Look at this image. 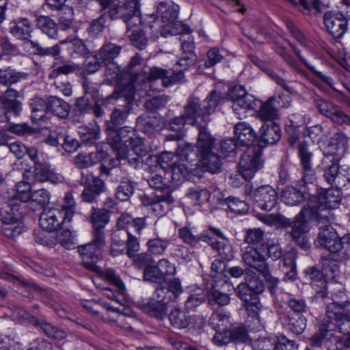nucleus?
<instances>
[{
	"label": "nucleus",
	"instance_id": "1",
	"mask_svg": "<svg viewBox=\"0 0 350 350\" xmlns=\"http://www.w3.org/2000/svg\"><path fill=\"white\" fill-rule=\"evenodd\" d=\"M224 102L221 93L215 90L210 92L202 100L196 96H189L183 107L185 117L189 120V124L194 125L199 118L202 122L207 124L211 120V116Z\"/></svg>",
	"mask_w": 350,
	"mask_h": 350
},
{
	"label": "nucleus",
	"instance_id": "2",
	"mask_svg": "<svg viewBox=\"0 0 350 350\" xmlns=\"http://www.w3.org/2000/svg\"><path fill=\"white\" fill-rule=\"evenodd\" d=\"M75 212L76 204L72 195L66 193L62 205L43 209L39 218L40 226L45 231H55L63 224L70 223Z\"/></svg>",
	"mask_w": 350,
	"mask_h": 350
},
{
	"label": "nucleus",
	"instance_id": "3",
	"mask_svg": "<svg viewBox=\"0 0 350 350\" xmlns=\"http://www.w3.org/2000/svg\"><path fill=\"white\" fill-rule=\"evenodd\" d=\"M341 200V191L337 187L322 189L316 196L311 197L308 207L311 216L319 222L329 221L331 209L336 208Z\"/></svg>",
	"mask_w": 350,
	"mask_h": 350
},
{
	"label": "nucleus",
	"instance_id": "4",
	"mask_svg": "<svg viewBox=\"0 0 350 350\" xmlns=\"http://www.w3.org/2000/svg\"><path fill=\"white\" fill-rule=\"evenodd\" d=\"M111 20L122 18L127 26L142 23L139 0H96Z\"/></svg>",
	"mask_w": 350,
	"mask_h": 350
},
{
	"label": "nucleus",
	"instance_id": "5",
	"mask_svg": "<svg viewBox=\"0 0 350 350\" xmlns=\"http://www.w3.org/2000/svg\"><path fill=\"white\" fill-rule=\"evenodd\" d=\"M198 135V144L202 148L201 156L199 160L200 165L207 172L212 174L218 173L221 170V156L215 151V138L211 135L207 128L200 126Z\"/></svg>",
	"mask_w": 350,
	"mask_h": 350
},
{
	"label": "nucleus",
	"instance_id": "6",
	"mask_svg": "<svg viewBox=\"0 0 350 350\" xmlns=\"http://www.w3.org/2000/svg\"><path fill=\"white\" fill-rule=\"evenodd\" d=\"M129 92H126V90H115L111 95L106 98L107 102L111 99H117L119 98H124L126 103L119 107H116L112 111L110 120L105 122V131L115 129L119 126L124 123L131 109V103L134 99L135 92L133 87L129 86Z\"/></svg>",
	"mask_w": 350,
	"mask_h": 350
},
{
	"label": "nucleus",
	"instance_id": "7",
	"mask_svg": "<svg viewBox=\"0 0 350 350\" xmlns=\"http://www.w3.org/2000/svg\"><path fill=\"white\" fill-rule=\"evenodd\" d=\"M244 193L252 200L255 206L261 210L270 211L277 204L278 194L270 185H263L254 188L252 183H247L243 187Z\"/></svg>",
	"mask_w": 350,
	"mask_h": 350
},
{
	"label": "nucleus",
	"instance_id": "8",
	"mask_svg": "<svg viewBox=\"0 0 350 350\" xmlns=\"http://www.w3.org/2000/svg\"><path fill=\"white\" fill-rule=\"evenodd\" d=\"M263 165L262 150L258 146H249L239 162L238 172L243 178L250 180Z\"/></svg>",
	"mask_w": 350,
	"mask_h": 350
},
{
	"label": "nucleus",
	"instance_id": "9",
	"mask_svg": "<svg viewBox=\"0 0 350 350\" xmlns=\"http://www.w3.org/2000/svg\"><path fill=\"white\" fill-rule=\"evenodd\" d=\"M350 305V301H337L334 299L332 303L327 306L325 321L331 323L338 331L345 334L350 335V314L347 312L345 308Z\"/></svg>",
	"mask_w": 350,
	"mask_h": 350
},
{
	"label": "nucleus",
	"instance_id": "10",
	"mask_svg": "<svg viewBox=\"0 0 350 350\" xmlns=\"http://www.w3.org/2000/svg\"><path fill=\"white\" fill-rule=\"evenodd\" d=\"M298 155L302 167V178L297 184L310 191V187H314L317 177L312 164V153L309 151L308 144L305 141L298 144Z\"/></svg>",
	"mask_w": 350,
	"mask_h": 350
},
{
	"label": "nucleus",
	"instance_id": "11",
	"mask_svg": "<svg viewBox=\"0 0 350 350\" xmlns=\"http://www.w3.org/2000/svg\"><path fill=\"white\" fill-rule=\"evenodd\" d=\"M307 215L313 218L308 207H304L293 221L291 230L289 232L293 241L304 250H308L310 247V243L306 237V234L309 231L308 224L305 218V215Z\"/></svg>",
	"mask_w": 350,
	"mask_h": 350
},
{
	"label": "nucleus",
	"instance_id": "12",
	"mask_svg": "<svg viewBox=\"0 0 350 350\" xmlns=\"http://www.w3.org/2000/svg\"><path fill=\"white\" fill-rule=\"evenodd\" d=\"M80 183L85 186L81 194L83 202L92 203L97 200L98 197L105 191V182L92 174L81 172Z\"/></svg>",
	"mask_w": 350,
	"mask_h": 350
},
{
	"label": "nucleus",
	"instance_id": "13",
	"mask_svg": "<svg viewBox=\"0 0 350 350\" xmlns=\"http://www.w3.org/2000/svg\"><path fill=\"white\" fill-rule=\"evenodd\" d=\"M174 65L172 69H164L160 67H152L148 73L147 81L152 82L161 79L163 86L167 88L174 84L182 83L184 81V71L182 67L178 70Z\"/></svg>",
	"mask_w": 350,
	"mask_h": 350
},
{
	"label": "nucleus",
	"instance_id": "14",
	"mask_svg": "<svg viewBox=\"0 0 350 350\" xmlns=\"http://www.w3.org/2000/svg\"><path fill=\"white\" fill-rule=\"evenodd\" d=\"M262 247L248 245L241 250L242 260L245 265L258 273L267 271L269 267L267 255Z\"/></svg>",
	"mask_w": 350,
	"mask_h": 350
},
{
	"label": "nucleus",
	"instance_id": "15",
	"mask_svg": "<svg viewBox=\"0 0 350 350\" xmlns=\"http://www.w3.org/2000/svg\"><path fill=\"white\" fill-rule=\"evenodd\" d=\"M315 105L319 113L329 118L333 123L350 126V115L342 110L340 106L323 99L317 100Z\"/></svg>",
	"mask_w": 350,
	"mask_h": 350
},
{
	"label": "nucleus",
	"instance_id": "16",
	"mask_svg": "<svg viewBox=\"0 0 350 350\" xmlns=\"http://www.w3.org/2000/svg\"><path fill=\"white\" fill-rule=\"evenodd\" d=\"M340 241V237L330 224L321 226L319 228L317 243L319 246L330 252L334 261L337 259Z\"/></svg>",
	"mask_w": 350,
	"mask_h": 350
},
{
	"label": "nucleus",
	"instance_id": "17",
	"mask_svg": "<svg viewBox=\"0 0 350 350\" xmlns=\"http://www.w3.org/2000/svg\"><path fill=\"white\" fill-rule=\"evenodd\" d=\"M141 201L143 205L150 206L152 211L157 215H163L170 206L174 202V198L172 196V190L167 188L165 192L160 195H144L141 197Z\"/></svg>",
	"mask_w": 350,
	"mask_h": 350
},
{
	"label": "nucleus",
	"instance_id": "18",
	"mask_svg": "<svg viewBox=\"0 0 350 350\" xmlns=\"http://www.w3.org/2000/svg\"><path fill=\"white\" fill-rule=\"evenodd\" d=\"M323 22L327 30L335 38L342 37L347 30L348 20L340 12H327Z\"/></svg>",
	"mask_w": 350,
	"mask_h": 350
},
{
	"label": "nucleus",
	"instance_id": "19",
	"mask_svg": "<svg viewBox=\"0 0 350 350\" xmlns=\"http://www.w3.org/2000/svg\"><path fill=\"white\" fill-rule=\"evenodd\" d=\"M255 146L263 148L277 144L281 138V129L274 121L264 122L259 131Z\"/></svg>",
	"mask_w": 350,
	"mask_h": 350
},
{
	"label": "nucleus",
	"instance_id": "20",
	"mask_svg": "<svg viewBox=\"0 0 350 350\" xmlns=\"http://www.w3.org/2000/svg\"><path fill=\"white\" fill-rule=\"evenodd\" d=\"M108 143L116 150L121 148L122 144L128 146L137 135V131L133 127L125 126L106 131Z\"/></svg>",
	"mask_w": 350,
	"mask_h": 350
},
{
	"label": "nucleus",
	"instance_id": "21",
	"mask_svg": "<svg viewBox=\"0 0 350 350\" xmlns=\"http://www.w3.org/2000/svg\"><path fill=\"white\" fill-rule=\"evenodd\" d=\"M168 301L165 298H148L138 301L137 306L144 312L150 316L156 318L158 320H162L167 314Z\"/></svg>",
	"mask_w": 350,
	"mask_h": 350
},
{
	"label": "nucleus",
	"instance_id": "22",
	"mask_svg": "<svg viewBox=\"0 0 350 350\" xmlns=\"http://www.w3.org/2000/svg\"><path fill=\"white\" fill-rule=\"evenodd\" d=\"M103 249L92 241L78 247V252L82 257V262L85 268L93 271L98 270L99 267L96 263L101 258Z\"/></svg>",
	"mask_w": 350,
	"mask_h": 350
},
{
	"label": "nucleus",
	"instance_id": "23",
	"mask_svg": "<svg viewBox=\"0 0 350 350\" xmlns=\"http://www.w3.org/2000/svg\"><path fill=\"white\" fill-rule=\"evenodd\" d=\"M33 27L27 18H18L10 22L9 32L16 39L31 44V39L33 32Z\"/></svg>",
	"mask_w": 350,
	"mask_h": 350
},
{
	"label": "nucleus",
	"instance_id": "24",
	"mask_svg": "<svg viewBox=\"0 0 350 350\" xmlns=\"http://www.w3.org/2000/svg\"><path fill=\"white\" fill-rule=\"evenodd\" d=\"M317 170L323 180L332 185L339 174V160L333 154L325 155Z\"/></svg>",
	"mask_w": 350,
	"mask_h": 350
},
{
	"label": "nucleus",
	"instance_id": "25",
	"mask_svg": "<svg viewBox=\"0 0 350 350\" xmlns=\"http://www.w3.org/2000/svg\"><path fill=\"white\" fill-rule=\"evenodd\" d=\"M142 61V57L141 55L139 53H136L131 58L126 67L124 68L125 73L131 75L129 77H126L129 83L126 88L129 89L128 87L130 85L133 87L134 92H135L138 84L140 85L147 80L148 73L139 70L137 68V66H141Z\"/></svg>",
	"mask_w": 350,
	"mask_h": 350
},
{
	"label": "nucleus",
	"instance_id": "26",
	"mask_svg": "<svg viewBox=\"0 0 350 350\" xmlns=\"http://www.w3.org/2000/svg\"><path fill=\"white\" fill-rule=\"evenodd\" d=\"M106 66L105 68V76L107 80L110 84L122 85V88H118L116 90H126V92H129V89L126 88L129 85V81L126 77H129V73H125L124 70L122 69L120 65L117 63L111 62L109 64H103Z\"/></svg>",
	"mask_w": 350,
	"mask_h": 350
},
{
	"label": "nucleus",
	"instance_id": "27",
	"mask_svg": "<svg viewBox=\"0 0 350 350\" xmlns=\"http://www.w3.org/2000/svg\"><path fill=\"white\" fill-rule=\"evenodd\" d=\"M312 196L306 188L299 186L286 187L282 193L281 199L289 206H297L304 202L306 199H311Z\"/></svg>",
	"mask_w": 350,
	"mask_h": 350
},
{
	"label": "nucleus",
	"instance_id": "28",
	"mask_svg": "<svg viewBox=\"0 0 350 350\" xmlns=\"http://www.w3.org/2000/svg\"><path fill=\"white\" fill-rule=\"evenodd\" d=\"M19 92L13 88H8L0 96V105L4 107L10 114L18 116L22 111L23 104L18 100Z\"/></svg>",
	"mask_w": 350,
	"mask_h": 350
},
{
	"label": "nucleus",
	"instance_id": "29",
	"mask_svg": "<svg viewBox=\"0 0 350 350\" xmlns=\"http://www.w3.org/2000/svg\"><path fill=\"white\" fill-rule=\"evenodd\" d=\"M201 150L202 148L198 143L196 145L191 143H180L176 150V157H178L182 161L196 165L199 162L202 153Z\"/></svg>",
	"mask_w": 350,
	"mask_h": 350
},
{
	"label": "nucleus",
	"instance_id": "30",
	"mask_svg": "<svg viewBox=\"0 0 350 350\" xmlns=\"http://www.w3.org/2000/svg\"><path fill=\"white\" fill-rule=\"evenodd\" d=\"M183 292L180 280L178 278H174L170 280L165 285L162 284L158 286L154 291L157 298H163L167 301H175L178 295Z\"/></svg>",
	"mask_w": 350,
	"mask_h": 350
},
{
	"label": "nucleus",
	"instance_id": "31",
	"mask_svg": "<svg viewBox=\"0 0 350 350\" xmlns=\"http://www.w3.org/2000/svg\"><path fill=\"white\" fill-rule=\"evenodd\" d=\"M157 18H161L163 23H171L174 25H181L177 20L178 15V6L170 0L161 1L159 3L157 9Z\"/></svg>",
	"mask_w": 350,
	"mask_h": 350
},
{
	"label": "nucleus",
	"instance_id": "32",
	"mask_svg": "<svg viewBox=\"0 0 350 350\" xmlns=\"http://www.w3.org/2000/svg\"><path fill=\"white\" fill-rule=\"evenodd\" d=\"M234 137L237 142L247 148L254 146V142L257 140V136L251 126L245 122L237 123L234 126Z\"/></svg>",
	"mask_w": 350,
	"mask_h": 350
},
{
	"label": "nucleus",
	"instance_id": "33",
	"mask_svg": "<svg viewBox=\"0 0 350 350\" xmlns=\"http://www.w3.org/2000/svg\"><path fill=\"white\" fill-rule=\"evenodd\" d=\"M147 226L146 217L133 218L131 215L124 213L117 219V230L129 231L130 228H133L135 231L140 234L142 230Z\"/></svg>",
	"mask_w": 350,
	"mask_h": 350
},
{
	"label": "nucleus",
	"instance_id": "34",
	"mask_svg": "<svg viewBox=\"0 0 350 350\" xmlns=\"http://www.w3.org/2000/svg\"><path fill=\"white\" fill-rule=\"evenodd\" d=\"M70 112V105L62 98L50 96L46 99V113H50L61 119L68 118Z\"/></svg>",
	"mask_w": 350,
	"mask_h": 350
},
{
	"label": "nucleus",
	"instance_id": "35",
	"mask_svg": "<svg viewBox=\"0 0 350 350\" xmlns=\"http://www.w3.org/2000/svg\"><path fill=\"white\" fill-rule=\"evenodd\" d=\"M248 58L252 64L263 70L275 83L280 85L285 91L289 93L293 92V89L288 85L286 80L272 69L269 68L265 62L253 54H250L248 55Z\"/></svg>",
	"mask_w": 350,
	"mask_h": 350
},
{
	"label": "nucleus",
	"instance_id": "36",
	"mask_svg": "<svg viewBox=\"0 0 350 350\" xmlns=\"http://www.w3.org/2000/svg\"><path fill=\"white\" fill-rule=\"evenodd\" d=\"M33 172L34 178L36 181H49L53 184H57L62 180V176L59 174H56L51 169V167L46 163L36 162Z\"/></svg>",
	"mask_w": 350,
	"mask_h": 350
},
{
	"label": "nucleus",
	"instance_id": "37",
	"mask_svg": "<svg viewBox=\"0 0 350 350\" xmlns=\"http://www.w3.org/2000/svg\"><path fill=\"white\" fill-rule=\"evenodd\" d=\"M107 156V154L104 150L89 153L80 152L75 157L74 162L78 168L85 169L101 161Z\"/></svg>",
	"mask_w": 350,
	"mask_h": 350
},
{
	"label": "nucleus",
	"instance_id": "38",
	"mask_svg": "<svg viewBox=\"0 0 350 350\" xmlns=\"http://www.w3.org/2000/svg\"><path fill=\"white\" fill-rule=\"evenodd\" d=\"M27 77L28 74L27 72L18 71L11 66L0 69V84L7 87L25 80Z\"/></svg>",
	"mask_w": 350,
	"mask_h": 350
},
{
	"label": "nucleus",
	"instance_id": "39",
	"mask_svg": "<svg viewBox=\"0 0 350 350\" xmlns=\"http://www.w3.org/2000/svg\"><path fill=\"white\" fill-rule=\"evenodd\" d=\"M193 49L194 44L190 37L188 38L187 40H182V55L177 62L176 65L182 67L183 70H187L188 67L193 64L196 59V55Z\"/></svg>",
	"mask_w": 350,
	"mask_h": 350
},
{
	"label": "nucleus",
	"instance_id": "40",
	"mask_svg": "<svg viewBox=\"0 0 350 350\" xmlns=\"http://www.w3.org/2000/svg\"><path fill=\"white\" fill-rule=\"evenodd\" d=\"M31 322L36 327L40 329L44 334L50 338L55 340H62L67 337V332L65 330L43 320L32 317Z\"/></svg>",
	"mask_w": 350,
	"mask_h": 350
},
{
	"label": "nucleus",
	"instance_id": "41",
	"mask_svg": "<svg viewBox=\"0 0 350 350\" xmlns=\"http://www.w3.org/2000/svg\"><path fill=\"white\" fill-rule=\"evenodd\" d=\"M283 321L286 328L296 335L303 333L306 327L307 321L302 314L286 313L283 316Z\"/></svg>",
	"mask_w": 350,
	"mask_h": 350
},
{
	"label": "nucleus",
	"instance_id": "42",
	"mask_svg": "<svg viewBox=\"0 0 350 350\" xmlns=\"http://www.w3.org/2000/svg\"><path fill=\"white\" fill-rule=\"evenodd\" d=\"M36 27L51 39L58 38V26L53 19L44 15L36 16Z\"/></svg>",
	"mask_w": 350,
	"mask_h": 350
},
{
	"label": "nucleus",
	"instance_id": "43",
	"mask_svg": "<svg viewBox=\"0 0 350 350\" xmlns=\"http://www.w3.org/2000/svg\"><path fill=\"white\" fill-rule=\"evenodd\" d=\"M126 159V151H124L120 152L118 151L117 152V155L115 158H112L109 159L108 165L105 164L100 165L99 167V172L101 175H106L107 176H111V180L114 178L113 176L118 177L119 174L122 173L120 169L117 168L119 166L121 161L125 160Z\"/></svg>",
	"mask_w": 350,
	"mask_h": 350
},
{
	"label": "nucleus",
	"instance_id": "44",
	"mask_svg": "<svg viewBox=\"0 0 350 350\" xmlns=\"http://www.w3.org/2000/svg\"><path fill=\"white\" fill-rule=\"evenodd\" d=\"M304 273L306 277L312 282L313 288H314L315 286H319V284L316 283H320V290L317 291L316 294L318 297H325L327 295V293L325 292L327 288V282H325V279H324L322 271L313 266L306 269L304 270Z\"/></svg>",
	"mask_w": 350,
	"mask_h": 350
},
{
	"label": "nucleus",
	"instance_id": "45",
	"mask_svg": "<svg viewBox=\"0 0 350 350\" xmlns=\"http://www.w3.org/2000/svg\"><path fill=\"white\" fill-rule=\"evenodd\" d=\"M122 47L120 45L107 42L96 52L97 57L103 64L115 62V59L120 55Z\"/></svg>",
	"mask_w": 350,
	"mask_h": 350
},
{
	"label": "nucleus",
	"instance_id": "46",
	"mask_svg": "<svg viewBox=\"0 0 350 350\" xmlns=\"http://www.w3.org/2000/svg\"><path fill=\"white\" fill-rule=\"evenodd\" d=\"M168 319L172 327L176 329H186L191 323V316L185 310L177 308L170 311Z\"/></svg>",
	"mask_w": 350,
	"mask_h": 350
},
{
	"label": "nucleus",
	"instance_id": "47",
	"mask_svg": "<svg viewBox=\"0 0 350 350\" xmlns=\"http://www.w3.org/2000/svg\"><path fill=\"white\" fill-rule=\"evenodd\" d=\"M67 42L66 40H61L59 43L54 44L52 46H42L38 42H31V47L33 49V53L36 55L44 57L48 56L57 59L62 51L61 45Z\"/></svg>",
	"mask_w": 350,
	"mask_h": 350
},
{
	"label": "nucleus",
	"instance_id": "48",
	"mask_svg": "<svg viewBox=\"0 0 350 350\" xmlns=\"http://www.w3.org/2000/svg\"><path fill=\"white\" fill-rule=\"evenodd\" d=\"M126 231L116 230L111 234L110 254L116 257L124 254L126 250Z\"/></svg>",
	"mask_w": 350,
	"mask_h": 350
},
{
	"label": "nucleus",
	"instance_id": "49",
	"mask_svg": "<svg viewBox=\"0 0 350 350\" xmlns=\"http://www.w3.org/2000/svg\"><path fill=\"white\" fill-rule=\"evenodd\" d=\"M113 181L120 182L119 186L116 189V197L120 201H126L132 196L134 191V187L131 181L126 177H115Z\"/></svg>",
	"mask_w": 350,
	"mask_h": 350
},
{
	"label": "nucleus",
	"instance_id": "50",
	"mask_svg": "<svg viewBox=\"0 0 350 350\" xmlns=\"http://www.w3.org/2000/svg\"><path fill=\"white\" fill-rule=\"evenodd\" d=\"M170 240L165 238H161L158 236L151 238L146 242V247L148 252L152 256H162L164 255L168 246L170 245Z\"/></svg>",
	"mask_w": 350,
	"mask_h": 350
},
{
	"label": "nucleus",
	"instance_id": "51",
	"mask_svg": "<svg viewBox=\"0 0 350 350\" xmlns=\"http://www.w3.org/2000/svg\"><path fill=\"white\" fill-rule=\"evenodd\" d=\"M83 306L89 311L96 314L103 315L104 311L106 312H111L118 314L120 313V310L118 308L111 305V303H107L103 300H99L98 301H88Z\"/></svg>",
	"mask_w": 350,
	"mask_h": 350
},
{
	"label": "nucleus",
	"instance_id": "52",
	"mask_svg": "<svg viewBox=\"0 0 350 350\" xmlns=\"http://www.w3.org/2000/svg\"><path fill=\"white\" fill-rule=\"evenodd\" d=\"M215 284L208 294V301L211 305L217 304L219 306H226L230 302V295L222 292L219 287L218 282L215 280Z\"/></svg>",
	"mask_w": 350,
	"mask_h": 350
},
{
	"label": "nucleus",
	"instance_id": "53",
	"mask_svg": "<svg viewBox=\"0 0 350 350\" xmlns=\"http://www.w3.org/2000/svg\"><path fill=\"white\" fill-rule=\"evenodd\" d=\"M100 16L96 19L92 21L87 29L88 33L90 37L95 38L102 33L105 27L107 19L109 18L108 13L106 10H102L100 8Z\"/></svg>",
	"mask_w": 350,
	"mask_h": 350
},
{
	"label": "nucleus",
	"instance_id": "54",
	"mask_svg": "<svg viewBox=\"0 0 350 350\" xmlns=\"http://www.w3.org/2000/svg\"><path fill=\"white\" fill-rule=\"evenodd\" d=\"M230 319L229 312H215L209 319V324L215 331L228 329L232 324Z\"/></svg>",
	"mask_w": 350,
	"mask_h": 350
},
{
	"label": "nucleus",
	"instance_id": "55",
	"mask_svg": "<svg viewBox=\"0 0 350 350\" xmlns=\"http://www.w3.org/2000/svg\"><path fill=\"white\" fill-rule=\"evenodd\" d=\"M218 202L221 205H226L231 212L236 214H244L247 212L249 208L245 201L232 196L224 199L218 198Z\"/></svg>",
	"mask_w": 350,
	"mask_h": 350
},
{
	"label": "nucleus",
	"instance_id": "56",
	"mask_svg": "<svg viewBox=\"0 0 350 350\" xmlns=\"http://www.w3.org/2000/svg\"><path fill=\"white\" fill-rule=\"evenodd\" d=\"M29 105L31 109V119L33 122L42 120L46 113V100L39 96H34L29 100Z\"/></svg>",
	"mask_w": 350,
	"mask_h": 350
},
{
	"label": "nucleus",
	"instance_id": "57",
	"mask_svg": "<svg viewBox=\"0 0 350 350\" xmlns=\"http://www.w3.org/2000/svg\"><path fill=\"white\" fill-rule=\"evenodd\" d=\"M329 329H334V326L331 323H327L324 319L319 327V332L314 334L310 340L311 346L316 347L325 346V340L327 336L330 335Z\"/></svg>",
	"mask_w": 350,
	"mask_h": 350
},
{
	"label": "nucleus",
	"instance_id": "58",
	"mask_svg": "<svg viewBox=\"0 0 350 350\" xmlns=\"http://www.w3.org/2000/svg\"><path fill=\"white\" fill-rule=\"evenodd\" d=\"M286 304L289 311L286 313L292 314H302L307 312L308 306L306 299L300 296L291 295L288 299H286Z\"/></svg>",
	"mask_w": 350,
	"mask_h": 350
},
{
	"label": "nucleus",
	"instance_id": "59",
	"mask_svg": "<svg viewBox=\"0 0 350 350\" xmlns=\"http://www.w3.org/2000/svg\"><path fill=\"white\" fill-rule=\"evenodd\" d=\"M79 69V66L72 62L63 61L60 66H56V64L52 66V70L49 74L50 79H57L60 75H69L74 73Z\"/></svg>",
	"mask_w": 350,
	"mask_h": 350
},
{
	"label": "nucleus",
	"instance_id": "60",
	"mask_svg": "<svg viewBox=\"0 0 350 350\" xmlns=\"http://www.w3.org/2000/svg\"><path fill=\"white\" fill-rule=\"evenodd\" d=\"M136 124L146 133H152L159 127V121L156 116L142 115L136 119Z\"/></svg>",
	"mask_w": 350,
	"mask_h": 350
},
{
	"label": "nucleus",
	"instance_id": "61",
	"mask_svg": "<svg viewBox=\"0 0 350 350\" xmlns=\"http://www.w3.org/2000/svg\"><path fill=\"white\" fill-rule=\"evenodd\" d=\"M244 241L250 245L262 247L267 240L265 239V232L260 228H252L245 230Z\"/></svg>",
	"mask_w": 350,
	"mask_h": 350
},
{
	"label": "nucleus",
	"instance_id": "62",
	"mask_svg": "<svg viewBox=\"0 0 350 350\" xmlns=\"http://www.w3.org/2000/svg\"><path fill=\"white\" fill-rule=\"evenodd\" d=\"M254 295L259 296L265 291V285L260 277L254 271L250 270L246 273L245 282Z\"/></svg>",
	"mask_w": 350,
	"mask_h": 350
},
{
	"label": "nucleus",
	"instance_id": "63",
	"mask_svg": "<svg viewBox=\"0 0 350 350\" xmlns=\"http://www.w3.org/2000/svg\"><path fill=\"white\" fill-rule=\"evenodd\" d=\"M186 197L192 200L194 204L212 202L211 193L206 189L189 188L186 193Z\"/></svg>",
	"mask_w": 350,
	"mask_h": 350
},
{
	"label": "nucleus",
	"instance_id": "64",
	"mask_svg": "<svg viewBox=\"0 0 350 350\" xmlns=\"http://www.w3.org/2000/svg\"><path fill=\"white\" fill-rule=\"evenodd\" d=\"M134 25L127 26V33L129 40L135 47L139 50L144 49L147 45V38L144 32L139 29H132Z\"/></svg>",
	"mask_w": 350,
	"mask_h": 350
}]
</instances>
